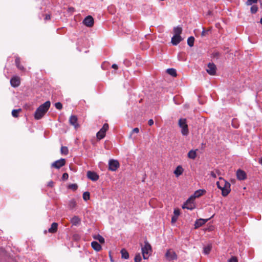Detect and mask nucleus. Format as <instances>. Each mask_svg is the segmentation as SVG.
<instances>
[{
  "label": "nucleus",
  "mask_w": 262,
  "mask_h": 262,
  "mask_svg": "<svg viewBox=\"0 0 262 262\" xmlns=\"http://www.w3.org/2000/svg\"><path fill=\"white\" fill-rule=\"evenodd\" d=\"M51 103L50 101H47L43 104L40 105L36 110L34 113V118L36 120L40 119L47 112L50 108Z\"/></svg>",
  "instance_id": "f257e3e1"
},
{
  "label": "nucleus",
  "mask_w": 262,
  "mask_h": 262,
  "mask_svg": "<svg viewBox=\"0 0 262 262\" xmlns=\"http://www.w3.org/2000/svg\"><path fill=\"white\" fill-rule=\"evenodd\" d=\"M178 125L181 128V133L183 136H187L189 134L188 125L185 118H181L179 120Z\"/></svg>",
  "instance_id": "f03ea898"
},
{
  "label": "nucleus",
  "mask_w": 262,
  "mask_h": 262,
  "mask_svg": "<svg viewBox=\"0 0 262 262\" xmlns=\"http://www.w3.org/2000/svg\"><path fill=\"white\" fill-rule=\"evenodd\" d=\"M151 252V247L148 242H145V245L142 248V252L143 258L146 259L148 258Z\"/></svg>",
  "instance_id": "7ed1b4c3"
},
{
  "label": "nucleus",
  "mask_w": 262,
  "mask_h": 262,
  "mask_svg": "<svg viewBox=\"0 0 262 262\" xmlns=\"http://www.w3.org/2000/svg\"><path fill=\"white\" fill-rule=\"evenodd\" d=\"M222 182V194L223 196H227L231 191L230 189V184L227 181H225L224 179H221Z\"/></svg>",
  "instance_id": "20e7f679"
},
{
  "label": "nucleus",
  "mask_w": 262,
  "mask_h": 262,
  "mask_svg": "<svg viewBox=\"0 0 262 262\" xmlns=\"http://www.w3.org/2000/svg\"><path fill=\"white\" fill-rule=\"evenodd\" d=\"M108 129V124L107 123H104L103 127L97 133L96 136L98 139L101 140L104 138L105 136V133Z\"/></svg>",
  "instance_id": "39448f33"
},
{
  "label": "nucleus",
  "mask_w": 262,
  "mask_h": 262,
  "mask_svg": "<svg viewBox=\"0 0 262 262\" xmlns=\"http://www.w3.org/2000/svg\"><path fill=\"white\" fill-rule=\"evenodd\" d=\"M194 200L193 198L190 196L183 205V208H186L189 210L194 209L195 207Z\"/></svg>",
  "instance_id": "423d86ee"
},
{
  "label": "nucleus",
  "mask_w": 262,
  "mask_h": 262,
  "mask_svg": "<svg viewBox=\"0 0 262 262\" xmlns=\"http://www.w3.org/2000/svg\"><path fill=\"white\" fill-rule=\"evenodd\" d=\"M66 161L65 159L61 158L56 160L51 164V167L56 169H59L66 164Z\"/></svg>",
  "instance_id": "0eeeda50"
},
{
  "label": "nucleus",
  "mask_w": 262,
  "mask_h": 262,
  "mask_svg": "<svg viewBox=\"0 0 262 262\" xmlns=\"http://www.w3.org/2000/svg\"><path fill=\"white\" fill-rule=\"evenodd\" d=\"M216 67L213 63H209L206 69L207 72L210 75H214L216 73Z\"/></svg>",
  "instance_id": "6e6552de"
},
{
  "label": "nucleus",
  "mask_w": 262,
  "mask_h": 262,
  "mask_svg": "<svg viewBox=\"0 0 262 262\" xmlns=\"http://www.w3.org/2000/svg\"><path fill=\"white\" fill-rule=\"evenodd\" d=\"M109 169L111 171H115L119 166V163L117 160H110L108 162Z\"/></svg>",
  "instance_id": "1a4fd4ad"
},
{
  "label": "nucleus",
  "mask_w": 262,
  "mask_h": 262,
  "mask_svg": "<svg viewBox=\"0 0 262 262\" xmlns=\"http://www.w3.org/2000/svg\"><path fill=\"white\" fill-rule=\"evenodd\" d=\"M94 19L91 15H88L83 20V24L88 27H92L94 25Z\"/></svg>",
  "instance_id": "9d476101"
},
{
  "label": "nucleus",
  "mask_w": 262,
  "mask_h": 262,
  "mask_svg": "<svg viewBox=\"0 0 262 262\" xmlns=\"http://www.w3.org/2000/svg\"><path fill=\"white\" fill-rule=\"evenodd\" d=\"M11 85L13 88L18 87L20 84V79L18 76H13L10 80Z\"/></svg>",
  "instance_id": "9b49d317"
},
{
  "label": "nucleus",
  "mask_w": 262,
  "mask_h": 262,
  "mask_svg": "<svg viewBox=\"0 0 262 262\" xmlns=\"http://www.w3.org/2000/svg\"><path fill=\"white\" fill-rule=\"evenodd\" d=\"M87 177L93 181H96L99 179V176L94 171H88Z\"/></svg>",
  "instance_id": "f8f14e48"
},
{
  "label": "nucleus",
  "mask_w": 262,
  "mask_h": 262,
  "mask_svg": "<svg viewBox=\"0 0 262 262\" xmlns=\"http://www.w3.org/2000/svg\"><path fill=\"white\" fill-rule=\"evenodd\" d=\"M165 256L169 260L177 259L176 254L171 250H168L165 254Z\"/></svg>",
  "instance_id": "ddd939ff"
},
{
  "label": "nucleus",
  "mask_w": 262,
  "mask_h": 262,
  "mask_svg": "<svg viewBox=\"0 0 262 262\" xmlns=\"http://www.w3.org/2000/svg\"><path fill=\"white\" fill-rule=\"evenodd\" d=\"M236 177L239 180H244L246 179V173L244 171L238 169L236 171Z\"/></svg>",
  "instance_id": "4468645a"
},
{
  "label": "nucleus",
  "mask_w": 262,
  "mask_h": 262,
  "mask_svg": "<svg viewBox=\"0 0 262 262\" xmlns=\"http://www.w3.org/2000/svg\"><path fill=\"white\" fill-rule=\"evenodd\" d=\"M183 40L181 36L173 35L171 38V42L174 46H177Z\"/></svg>",
  "instance_id": "2eb2a0df"
},
{
  "label": "nucleus",
  "mask_w": 262,
  "mask_h": 262,
  "mask_svg": "<svg viewBox=\"0 0 262 262\" xmlns=\"http://www.w3.org/2000/svg\"><path fill=\"white\" fill-rule=\"evenodd\" d=\"M69 122L71 125L75 127V128L79 127V124L77 123V117L76 116H71L70 118Z\"/></svg>",
  "instance_id": "dca6fc26"
},
{
  "label": "nucleus",
  "mask_w": 262,
  "mask_h": 262,
  "mask_svg": "<svg viewBox=\"0 0 262 262\" xmlns=\"http://www.w3.org/2000/svg\"><path fill=\"white\" fill-rule=\"evenodd\" d=\"M208 220H209V219H200L199 220H197L195 221V224H194L195 228H198L202 226V225L205 224Z\"/></svg>",
  "instance_id": "f3484780"
},
{
  "label": "nucleus",
  "mask_w": 262,
  "mask_h": 262,
  "mask_svg": "<svg viewBox=\"0 0 262 262\" xmlns=\"http://www.w3.org/2000/svg\"><path fill=\"white\" fill-rule=\"evenodd\" d=\"M58 229V224L57 223H53L51 227L48 229V231L51 233H55L57 232Z\"/></svg>",
  "instance_id": "a211bd4d"
},
{
  "label": "nucleus",
  "mask_w": 262,
  "mask_h": 262,
  "mask_svg": "<svg viewBox=\"0 0 262 262\" xmlns=\"http://www.w3.org/2000/svg\"><path fill=\"white\" fill-rule=\"evenodd\" d=\"M206 191L205 190L203 189H199L195 191L193 195L191 196V197L193 198V199L194 200L196 198H199L200 196L202 195Z\"/></svg>",
  "instance_id": "6ab92c4d"
},
{
  "label": "nucleus",
  "mask_w": 262,
  "mask_h": 262,
  "mask_svg": "<svg viewBox=\"0 0 262 262\" xmlns=\"http://www.w3.org/2000/svg\"><path fill=\"white\" fill-rule=\"evenodd\" d=\"M15 65L16 67L21 71H24L25 70L24 67L20 64V58L18 56L15 57Z\"/></svg>",
  "instance_id": "aec40b11"
},
{
  "label": "nucleus",
  "mask_w": 262,
  "mask_h": 262,
  "mask_svg": "<svg viewBox=\"0 0 262 262\" xmlns=\"http://www.w3.org/2000/svg\"><path fill=\"white\" fill-rule=\"evenodd\" d=\"M92 248L96 251H99L101 249V245L97 242L93 241L91 243Z\"/></svg>",
  "instance_id": "412c9836"
},
{
  "label": "nucleus",
  "mask_w": 262,
  "mask_h": 262,
  "mask_svg": "<svg viewBox=\"0 0 262 262\" xmlns=\"http://www.w3.org/2000/svg\"><path fill=\"white\" fill-rule=\"evenodd\" d=\"M182 28L180 26L174 27L173 29V32L174 33V35L181 36L180 35L182 32Z\"/></svg>",
  "instance_id": "4be33fe9"
},
{
  "label": "nucleus",
  "mask_w": 262,
  "mask_h": 262,
  "mask_svg": "<svg viewBox=\"0 0 262 262\" xmlns=\"http://www.w3.org/2000/svg\"><path fill=\"white\" fill-rule=\"evenodd\" d=\"M183 172V169L182 167L180 165L177 167L176 169L174 171V173L176 174L177 177H179L181 175Z\"/></svg>",
  "instance_id": "5701e85b"
},
{
  "label": "nucleus",
  "mask_w": 262,
  "mask_h": 262,
  "mask_svg": "<svg viewBox=\"0 0 262 262\" xmlns=\"http://www.w3.org/2000/svg\"><path fill=\"white\" fill-rule=\"evenodd\" d=\"M71 222L73 225L76 226L80 222V219L77 216H74L71 220Z\"/></svg>",
  "instance_id": "b1692460"
},
{
  "label": "nucleus",
  "mask_w": 262,
  "mask_h": 262,
  "mask_svg": "<svg viewBox=\"0 0 262 262\" xmlns=\"http://www.w3.org/2000/svg\"><path fill=\"white\" fill-rule=\"evenodd\" d=\"M212 249V245L208 244L207 246H205L203 248V253L205 254H208Z\"/></svg>",
  "instance_id": "393cba45"
},
{
  "label": "nucleus",
  "mask_w": 262,
  "mask_h": 262,
  "mask_svg": "<svg viewBox=\"0 0 262 262\" xmlns=\"http://www.w3.org/2000/svg\"><path fill=\"white\" fill-rule=\"evenodd\" d=\"M93 238L98 240L101 244H103L105 242L104 238L100 234L94 235Z\"/></svg>",
  "instance_id": "a878e982"
},
{
  "label": "nucleus",
  "mask_w": 262,
  "mask_h": 262,
  "mask_svg": "<svg viewBox=\"0 0 262 262\" xmlns=\"http://www.w3.org/2000/svg\"><path fill=\"white\" fill-rule=\"evenodd\" d=\"M188 157L191 159H194L196 157V150H191L188 153Z\"/></svg>",
  "instance_id": "bb28decb"
},
{
  "label": "nucleus",
  "mask_w": 262,
  "mask_h": 262,
  "mask_svg": "<svg viewBox=\"0 0 262 262\" xmlns=\"http://www.w3.org/2000/svg\"><path fill=\"white\" fill-rule=\"evenodd\" d=\"M121 256L122 258L127 259L129 258V254L128 252L124 249L121 250Z\"/></svg>",
  "instance_id": "cd10ccee"
},
{
  "label": "nucleus",
  "mask_w": 262,
  "mask_h": 262,
  "mask_svg": "<svg viewBox=\"0 0 262 262\" xmlns=\"http://www.w3.org/2000/svg\"><path fill=\"white\" fill-rule=\"evenodd\" d=\"M167 73L173 77L177 76V72L174 69L170 68L167 70Z\"/></svg>",
  "instance_id": "c85d7f7f"
},
{
  "label": "nucleus",
  "mask_w": 262,
  "mask_h": 262,
  "mask_svg": "<svg viewBox=\"0 0 262 262\" xmlns=\"http://www.w3.org/2000/svg\"><path fill=\"white\" fill-rule=\"evenodd\" d=\"M194 41V38L193 36H190L187 39V44L190 47L193 46Z\"/></svg>",
  "instance_id": "c756f323"
},
{
  "label": "nucleus",
  "mask_w": 262,
  "mask_h": 262,
  "mask_svg": "<svg viewBox=\"0 0 262 262\" xmlns=\"http://www.w3.org/2000/svg\"><path fill=\"white\" fill-rule=\"evenodd\" d=\"M60 152L62 155H67L69 153V150L67 147L62 146L60 149Z\"/></svg>",
  "instance_id": "7c9ffc66"
},
{
  "label": "nucleus",
  "mask_w": 262,
  "mask_h": 262,
  "mask_svg": "<svg viewBox=\"0 0 262 262\" xmlns=\"http://www.w3.org/2000/svg\"><path fill=\"white\" fill-rule=\"evenodd\" d=\"M76 203L74 199H72L69 201V207L70 208V209H73V208H74L76 207Z\"/></svg>",
  "instance_id": "2f4dec72"
},
{
  "label": "nucleus",
  "mask_w": 262,
  "mask_h": 262,
  "mask_svg": "<svg viewBox=\"0 0 262 262\" xmlns=\"http://www.w3.org/2000/svg\"><path fill=\"white\" fill-rule=\"evenodd\" d=\"M21 112V109L13 110L12 111V115L13 117L16 118L18 116V113Z\"/></svg>",
  "instance_id": "473e14b6"
},
{
  "label": "nucleus",
  "mask_w": 262,
  "mask_h": 262,
  "mask_svg": "<svg viewBox=\"0 0 262 262\" xmlns=\"http://www.w3.org/2000/svg\"><path fill=\"white\" fill-rule=\"evenodd\" d=\"M90 194L89 192H84L83 193V199L85 201H87L90 199Z\"/></svg>",
  "instance_id": "72a5a7b5"
},
{
  "label": "nucleus",
  "mask_w": 262,
  "mask_h": 262,
  "mask_svg": "<svg viewBox=\"0 0 262 262\" xmlns=\"http://www.w3.org/2000/svg\"><path fill=\"white\" fill-rule=\"evenodd\" d=\"M258 8L256 5H253L250 8V11L252 13H255L257 11Z\"/></svg>",
  "instance_id": "f704fd0d"
},
{
  "label": "nucleus",
  "mask_w": 262,
  "mask_h": 262,
  "mask_svg": "<svg viewBox=\"0 0 262 262\" xmlns=\"http://www.w3.org/2000/svg\"><path fill=\"white\" fill-rule=\"evenodd\" d=\"M258 0H247L246 4L248 6L252 5L253 4L256 3Z\"/></svg>",
  "instance_id": "c9c22d12"
},
{
  "label": "nucleus",
  "mask_w": 262,
  "mask_h": 262,
  "mask_svg": "<svg viewBox=\"0 0 262 262\" xmlns=\"http://www.w3.org/2000/svg\"><path fill=\"white\" fill-rule=\"evenodd\" d=\"M221 179H223L222 178H220V181L216 182L217 187L220 189L222 191V182L221 181Z\"/></svg>",
  "instance_id": "e433bc0d"
},
{
  "label": "nucleus",
  "mask_w": 262,
  "mask_h": 262,
  "mask_svg": "<svg viewBox=\"0 0 262 262\" xmlns=\"http://www.w3.org/2000/svg\"><path fill=\"white\" fill-rule=\"evenodd\" d=\"M141 259V256L140 254H137L134 258L135 262H140Z\"/></svg>",
  "instance_id": "4c0bfd02"
},
{
  "label": "nucleus",
  "mask_w": 262,
  "mask_h": 262,
  "mask_svg": "<svg viewBox=\"0 0 262 262\" xmlns=\"http://www.w3.org/2000/svg\"><path fill=\"white\" fill-rule=\"evenodd\" d=\"M55 106L57 109H58L59 110H61L62 108V105L60 102L56 103L55 104Z\"/></svg>",
  "instance_id": "58836bf2"
},
{
  "label": "nucleus",
  "mask_w": 262,
  "mask_h": 262,
  "mask_svg": "<svg viewBox=\"0 0 262 262\" xmlns=\"http://www.w3.org/2000/svg\"><path fill=\"white\" fill-rule=\"evenodd\" d=\"M228 262H238V260L236 257L232 256L228 260Z\"/></svg>",
  "instance_id": "ea45409f"
},
{
  "label": "nucleus",
  "mask_w": 262,
  "mask_h": 262,
  "mask_svg": "<svg viewBox=\"0 0 262 262\" xmlns=\"http://www.w3.org/2000/svg\"><path fill=\"white\" fill-rule=\"evenodd\" d=\"M69 178V175L67 173H64L62 176V179L63 180H67Z\"/></svg>",
  "instance_id": "a19ab883"
},
{
  "label": "nucleus",
  "mask_w": 262,
  "mask_h": 262,
  "mask_svg": "<svg viewBox=\"0 0 262 262\" xmlns=\"http://www.w3.org/2000/svg\"><path fill=\"white\" fill-rule=\"evenodd\" d=\"M69 188H70L73 190H76L77 188V185L75 184H73L69 186Z\"/></svg>",
  "instance_id": "79ce46f5"
},
{
  "label": "nucleus",
  "mask_w": 262,
  "mask_h": 262,
  "mask_svg": "<svg viewBox=\"0 0 262 262\" xmlns=\"http://www.w3.org/2000/svg\"><path fill=\"white\" fill-rule=\"evenodd\" d=\"M48 186L50 187H53V186H54V182L53 181H50V182H49L48 183Z\"/></svg>",
  "instance_id": "37998d69"
},
{
  "label": "nucleus",
  "mask_w": 262,
  "mask_h": 262,
  "mask_svg": "<svg viewBox=\"0 0 262 262\" xmlns=\"http://www.w3.org/2000/svg\"><path fill=\"white\" fill-rule=\"evenodd\" d=\"M174 214L176 216V217H178L180 214V211L179 210L175 209L174 210Z\"/></svg>",
  "instance_id": "c03bdc74"
},
{
  "label": "nucleus",
  "mask_w": 262,
  "mask_h": 262,
  "mask_svg": "<svg viewBox=\"0 0 262 262\" xmlns=\"http://www.w3.org/2000/svg\"><path fill=\"white\" fill-rule=\"evenodd\" d=\"M139 132V129L138 127L134 128L132 130V133H138Z\"/></svg>",
  "instance_id": "a18cd8bd"
},
{
  "label": "nucleus",
  "mask_w": 262,
  "mask_h": 262,
  "mask_svg": "<svg viewBox=\"0 0 262 262\" xmlns=\"http://www.w3.org/2000/svg\"><path fill=\"white\" fill-rule=\"evenodd\" d=\"M148 124L149 126H151L154 124V120L152 119H149L148 121Z\"/></svg>",
  "instance_id": "49530a36"
},
{
  "label": "nucleus",
  "mask_w": 262,
  "mask_h": 262,
  "mask_svg": "<svg viewBox=\"0 0 262 262\" xmlns=\"http://www.w3.org/2000/svg\"><path fill=\"white\" fill-rule=\"evenodd\" d=\"M208 31H206L204 29H203V31L201 33V36H204L206 35V33H207Z\"/></svg>",
  "instance_id": "de8ad7c7"
},
{
  "label": "nucleus",
  "mask_w": 262,
  "mask_h": 262,
  "mask_svg": "<svg viewBox=\"0 0 262 262\" xmlns=\"http://www.w3.org/2000/svg\"><path fill=\"white\" fill-rule=\"evenodd\" d=\"M177 220V217H176V216H172V219H171V222L172 223H174V222H176Z\"/></svg>",
  "instance_id": "09e8293b"
},
{
  "label": "nucleus",
  "mask_w": 262,
  "mask_h": 262,
  "mask_svg": "<svg viewBox=\"0 0 262 262\" xmlns=\"http://www.w3.org/2000/svg\"><path fill=\"white\" fill-rule=\"evenodd\" d=\"M51 18V16L49 14H47L45 16V20H49Z\"/></svg>",
  "instance_id": "8fccbe9b"
},
{
  "label": "nucleus",
  "mask_w": 262,
  "mask_h": 262,
  "mask_svg": "<svg viewBox=\"0 0 262 262\" xmlns=\"http://www.w3.org/2000/svg\"><path fill=\"white\" fill-rule=\"evenodd\" d=\"M112 68L114 69H118V66L116 64H113L112 66Z\"/></svg>",
  "instance_id": "3c124183"
},
{
  "label": "nucleus",
  "mask_w": 262,
  "mask_h": 262,
  "mask_svg": "<svg viewBox=\"0 0 262 262\" xmlns=\"http://www.w3.org/2000/svg\"><path fill=\"white\" fill-rule=\"evenodd\" d=\"M211 176L213 177V178H216V174L215 172H214L213 171H212L211 172Z\"/></svg>",
  "instance_id": "603ef678"
},
{
  "label": "nucleus",
  "mask_w": 262,
  "mask_h": 262,
  "mask_svg": "<svg viewBox=\"0 0 262 262\" xmlns=\"http://www.w3.org/2000/svg\"><path fill=\"white\" fill-rule=\"evenodd\" d=\"M258 162L260 164H262V158H259Z\"/></svg>",
  "instance_id": "864d4df0"
},
{
  "label": "nucleus",
  "mask_w": 262,
  "mask_h": 262,
  "mask_svg": "<svg viewBox=\"0 0 262 262\" xmlns=\"http://www.w3.org/2000/svg\"><path fill=\"white\" fill-rule=\"evenodd\" d=\"M219 55V53L218 52L215 53L214 54V57H215V56H216V57H217V56H218Z\"/></svg>",
  "instance_id": "5fc2aeb1"
},
{
  "label": "nucleus",
  "mask_w": 262,
  "mask_h": 262,
  "mask_svg": "<svg viewBox=\"0 0 262 262\" xmlns=\"http://www.w3.org/2000/svg\"><path fill=\"white\" fill-rule=\"evenodd\" d=\"M259 23L262 24V17L260 19Z\"/></svg>",
  "instance_id": "6e6d98bb"
},
{
  "label": "nucleus",
  "mask_w": 262,
  "mask_h": 262,
  "mask_svg": "<svg viewBox=\"0 0 262 262\" xmlns=\"http://www.w3.org/2000/svg\"><path fill=\"white\" fill-rule=\"evenodd\" d=\"M233 127H234V128H236V127H237L236 126H234V125H233Z\"/></svg>",
  "instance_id": "4d7b16f0"
}]
</instances>
